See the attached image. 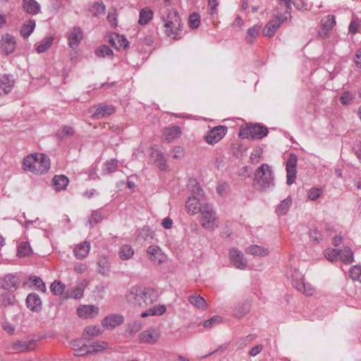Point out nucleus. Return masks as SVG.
Listing matches in <instances>:
<instances>
[{"mask_svg":"<svg viewBox=\"0 0 361 361\" xmlns=\"http://www.w3.org/2000/svg\"><path fill=\"white\" fill-rule=\"evenodd\" d=\"M299 291L307 296H311L314 293V288L310 283L305 282Z\"/></svg>","mask_w":361,"mask_h":361,"instance_id":"51","label":"nucleus"},{"mask_svg":"<svg viewBox=\"0 0 361 361\" xmlns=\"http://www.w3.org/2000/svg\"><path fill=\"white\" fill-rule=\"evenodd\" d=\"M90 252V243L84 241L79 244L74 250L75 256L78 258L85 257Z\"/></svg>","mask_w":361,"mask_h":361,"instance_id":"35","label":"nucleus"},{"mask_svg":"<svg viewBox=\"0 0 361 361\" xmlns=\"http://www.w3.org/2000/svg\"><path fill=\"white\" fill-rule=\"evenodd\" d=\"M90 112L92 113V118L94 119H100L105 116L111 115L114 112L112 106L100 104L98 107L92 106L90 108Z\"/></svg>","mask_w":361,"mask_h":361,"instance_id":"14","label":"nucleus"},{"mask_svg":"<svg viewBox=\"0 0 361 361\" xmlns=\"http://www.w3.org/2000/svg\"><path fill=\"white\" fill-rule=\"evenodd\" d=\"M65 286L59 281H54L50 286V290L55 295H60L63 293Z\"/></svg>","mask_w":361,"mask_h":361,"instance_id":"44","label":"nucleus"},{"mask_svg":"<svg viewBox=\"0 0 361 361\" xmlns=\"http://www.w3.org/2000/svg\"><path fill=\"white\" fill-rule=\"evenodd\" d=\"M287 18V16H276L273 19L270 20L262 30L263 35L269 38L272 37L276 31Z\"/></svg>","mask_w":361,"mask_h":361,"instance_id":"8","label":"nucleus"},{"mask_svg":"<svg viewBox=\"0 0 361 361\" xmlns=\"http://www.w3.org/2000/svg\"><path fill=\"white\" fill-rule=\"evenodd\" d=\"M35 27V21L30 19L25 21L20 28V35L24 38H27L34 31Z\"/></svg>","mask_w":361,"mask_h":361,"instance_id":"32","label":"nucleus"},{"mask_svg":"<svg viewBox=\"0 0 361 361\" xmlns=\"http://www.w3.org/2000/svg\"><path fill=\"white\" fill-rule=\"evenodd\" d=\"M147 252L149 259L154 264L159 265L165 261V256L158 246L150 245L147 247Z\"/></svg>","mask_w":361,"mask_h":361,"instance_id":"15","label":"nucleus"},{"mask_svg":"<svg viewBox=\"0 0 361 361\" xmlns=\"http://www.w3.org/2000/svg\"><path fill=\"white\" fill-rule=\"evenodd\" d=\"M134 255V250L129 245H123L119 252L120 257L123 260L130 259Z\"/></svg>","mask_w":361,"mask_h":361,"instance_id":"40","label":"nucleus"},{"mask_svg":"<svg viewBox=\"0 0 361 361\" xmlns=\"http://www.w3.org/2000/svg\"><path fill=\"white\" fill-rule=\"evenodd\" d=\"M68 46L75 49L83 38V32L80 27H73L66 34Z\"/></svg>","mask_w":361,"mask_h":361,"instance_id":"10","label":"nucleus"},{"mask_svg":"<svg viewBox=\"0 0 361 361\" xmlns=\"http://www.w3.org/2000/svg\"><path fill=\"white\" fill-rule=\"evenodd\" d=\"M118 161L116 159H111L105 163L104 171L107 173L114 172L117 169Z\"/></svg>","mask_w":361,"mask_h":361,"instance_id":"53","label":"nucleus"},{"mask_svg":"<svg viewBox=\"0 0 361 361\" xmlns=\"http://www.w3.org/2000/svg\"><path fill=\"white\" fill-rule=\"evenodd\" d=\"M339 259L345 264H350L353 262V252L349 247H345L343 250H341V254L339 255Z\"/></svg>","mask_w":361,"mask_h":361,"instance_id":"38","label":"nucleus"},{"mask_svg":"<svg viewBox=\"0 0 361 361\" xmlns=\"http://www.w3.org/2000/svg\"><path fill=\"white\" fill-rule=\"evenodd\" d=\"M89 354H92L91 347L84 343L82 344L81 347L76 350V353H74L75 356H84Z\"/></svg>","mask_w":361,"mask_h":361,"instance_id":"55","label":"nucleus"},{"mask_svg":"<svg viewBox=\"0 0 361 361\" xmlns=\"http://www.w3.org/2000/svg\"><path fill=\"white\" fill-rule=\"evenodd\" d=\"M153 11L148 7L143 8L140 11L138 23L140 25H147L152 19Z\"/></svg>","mask_w":361,"mask_h":361,"instance_id":"29","label":"nucleus"},{"mask_svg":"<svg viewBox=\"0 0 361 361\" xmlns=\"http://www.w3.org/2000/svg\"><path fill=\"white\" fill-rule=\"evenodd\" d=\"M201 198L196 196L189 197L186 203L185 207L188 214L194 215L197 212H200V207L204 203H201Z\"/></svg>","mask_w":361,"mask_h":361,"instance_id":"18","label":"nucleus"},{"mask_svg":"<svg viewBox=\"0 0 361 361\" xmlns=\"http://www.w3.org/2000/svg\"><path fill=\"white\" fill-rule=\"evenodd\" d=\"M245 252L247 254L260 257H266L269 254L268 249L257 245H252L247 247Z\"/></svg>","mask_w":361,"mask_h":361,"instance_id":"27","label":"nucleus"},{"mask_svg":"<svg viewBox=\"0 0 361 361\" xmlns=\"http://www.w3.org/2000/svg\"><path fill=\"white\" fill-rule=\"evenodd\" d=\"M69 180L64 175H56L53 178V184L56 190H63L68 185Z\"/></svg>","mask_w":361,"mask_h":361,"instance_id":"30","label":"nucleus"},{"mask_svg":"<svg viewBox=\"0 0 361 361\" xmlns=\"http://www.w3.org/2000/svg\"><path fill=\"white\" fill-rule=\"evenodd\" d=\"M154 161L156 166L159 167L160 170L163 171L167 168L166 160L161 152L157 154Z\"/></svg>","mask_w":361,"mask_h":361,"instance_id":"49","label":"nucleus"},{"mask_svg":"<svg viewBox=\"0 0 361 361\" xmlns=\"http://www.w3.org/2000/svg\"><path fill=\"white\" fill-rule=\"evenodd\" d=\"M322 194V190L319 188H311L307 192L308 198L312 201L317 200Z\"/></svg>","mask_w":361,"mask_h":361,"instance_id":"57","label":"nucleus"},{"mask_svg":"<svg viewBox=\"0 0 361 361\" xmlns=\"http://www.w3.org/2000/svg\"><path fill=\"white\" fill-rule=\"evenodd\" d=\"M35 345V341L33 340L25 342L17 341L12 345L11 349L18 352H28L34 350Z\"/></svg>","mask_w":361,"mask_h":361,"instance_id":"23","label":"nucleus"},{"mask_svg":"<svg viewBox=\"0 0 361 361\" xmlns=\"http://www.w3.org/2000/svg\"><path fill=\"white\" fill-rule=\"evenodd\" d=\"M199 221L201 226L208 230L214 231L219 226L216 212L209 204H203L200 207Z\"/></svg>","mask_w":361,"mask_h":361,"instance_id":"5","label":"nucleus"},{"mask_svg":"<svg viewBox=\"0 0 361 361\" xmlns=\"http://www.w3.org/2000/svg\"><path fill=\"white\" fill-rule=\"evenodd\" d=\"M321 25L323 29L326 32H329V30H332L336 25V20L334 16H326L322 18L321 20Z\"/></svg>","mask_w":361,"mask_h":361,"instance_id":"39","label":"nucleus"},{"mask_svg":"<svg viewBox=\"0 0 361 361\" xmlns=\"http://www.w3.org/2000/svg\"><path fill=\"white\" fill-rule=\"evenodd\" d=\"M221 322V317L219 316H214L209 319L206 320L204 322V326L205 328H212L214 324H219Z\"/></svg>","mask_w":361,"mask_h":361,"instance_id":"61","label":"nucleus"},{"mask_svg":"<svg viewBox=\"0 0 361 361\" xmlns=\"http://www.w3.org/2000/svg\"><path fill=\"white\" fill-rule=\"evenodd\" d=\"M85 333L90 336H97L101 334V331L97 326H90L85 329Z\"/></svg>","mask_w":361,"mask_h":361,"instance_id":"56","label":"nucleus"},{"mask_svg":"<svg viewBox=\"0 0 361 361\" xmlns=\"http://www.w3.org/2000/svg\"><path fill=\"white\" fill-rule=\"evenodd\" d=\"M20 280L13 274H8L0 279V286L4 290H16L20 285Z\"/></svg>","mask_w":361,"mask_h":361,"instance_id":"11","label":"nucleus"},{"mask_svg":"<svg viewBox=\"0 0 361 361\" xmlns=\"http://www.w3.org/2000/svg\"><path fill=\"white\" fill-rule=\"evenodd\" d=\"M288 276L291 279V283L293 287L299 291L300 287L305 283V280L302 274L300 273L296 269L291 268L288 272Z\"/></svg>","mask_w":361,"mask_h":361,"instance_id":"19","label":"nucleus"},{"mask_svg":"<svg viewBox=\"0 0 361 361\" xmlns=\"http://www.w3.org/2000/svg\"><path fill=\"white\" fill-rule=\"evenodd\" d=\"M227 130L228 128L225 126H217L208 130L204 135V140L208 144L214 145L226 135Z\"/></svg>","mask_w":361,"mask_h":361,"instance_id":"7","label":"nucleus"},{"mask_svg":"<svg viewBox=\"0 0 361 361\" xmlns=\"http://www.w3.org/2000/svg\"><path fill=\"white\" fill-rule=\"evenodd\" d=\"M261 26V25H255L247 30L246 40L249 43H252V39L255 38L259 35Z\"/></svg>","mask_w":361,"mask_h":361,"instance_id":"43","label":"nucleus"},{"mask_svg":"<svg viewBox=\"0 0 361 361\" xmlns=\"http://www.w3.org/2000/svg\"><path fill=\"white\" fill-rule=\"evenodd\" d=\"M53 39L51 37L44 39L37 47L36 51L38 53H44L46 51L52 44Z\"/></svg>","mask_w":361,"mask_h":361,"instance_id":"47","label":"nucleus"},{"mask_svg":"<svg viewBox=\"0 0 361 361\" xmlns=\"http://www.w3.org/2000/svg\"><path fill=\"white\" fill-rule=\"evenodd\" d=\"M31 252V247L27 242H21L18 247V256L24 257Z\"/></svg>","mask_w":361,"mask_h":361,"instance_id":"42","label":"nucleus"},{"mask_svg":"<svg viewBox=\"0 0 361 361\" xmlns=\"http://www.w3.org/2000/svg\"><path fill=\"white\" fill-rule=\"evenodd\" d=\"M189 302L197 308L204 310L207 308V302L204 298L200 295H191L188 298Z\"/></svg>","mask_w":361,"mask_h":361,"instance_id":"31","label":"nucleus"},{"mask_svg":"<svg viewBox=\"0 0 361 361\" xmlns=\"http://www.w3.org/2000/svg\"><path fill=\"white\" fill-rule=\"evenodd\" d=\"M250 311V305L247 302L238 304L233 310V315L237 318H243Z\"/></svg>","mask_w":361,"mask_h":361,"instance_id":"36","label":"nucleus"},{"mask_svg":"<svg viewBox=\"0 0 361 361\" xmlns=\"http://www.w3.org/2000/svg\"><path fill=\"white\" fill-rule=\"evenodd\" d=\"M109 42L117 49H126L129 44L128 41L123 36L115 34L110 37Z\"/></svg>","mask_w":361,"mask_h":361,"instance_id":"26","label":"nucleus"},{"mask_svg":"<svg viewBox=\"0 0 361 361\" xmlns=\"http://www.w3.org/2000/svg\"><path fill=\"white\" fill-rule=\"evenodd\" d=\"M161 19L164 22V32L168 37L177 40L183 37L182 20L176 10L167 9L162 13Z\"/></svg>","mask_w":361,"mask_h":361,"instance_id":"2","label":"nucleus"},{"mask_svg":"<svg viewBox=\"0 0 361 361\" xmlns=\"http://www.w3.org/2000/svg\"><path fill=\"white\" fill-rule=\"evenodd\" d=\"M75 131L73 127L68 126H63L61 130H59L56 136L59 140H63L67 137H72L74 135Z\"/></svg>","mask_w":361,"mask_h":361,"instance_id":"37","label":"nucleus"},{"mask_svg":"<svg viewBox=\"0 0 361 361\" xmlns=\"http://www.w3.org/2000/svg\"><path fill=\"white\" fill-rule=\"evenodd\" d=\"M173 158L175 159H182L185 155V150L180 146H176L173 147L172 150Z\"/></svg>","mask_w":361,"mask_h":361,"instance_id":"60","label":"nucleus"},{"mask_svg":"<svg viewBox=\"0 0 361 361\" xmlns=\"http://www.w3.org/2000/svg\"><path fill=\"white\" fill-rule=\"evenodd\" d=\"M99 308L94 305H83L77 310L78 315L80 317H93L98 314Z\"/></svg>","mask_w":361,"mask_h":361,"instance_id":"21","label":"nucleus"},{"mask_svg":"<svg viewBox=\"0 0 361 361\" xmlns=\"http://www.w3.org/2000/svg\"><path fill=\"white\" fill-rule=\"evenodd\" d=\"M123 322L124 319L123 316L120 314H111L104 319L102 324L109 329H114L121 325Z\"/></svg>","mask_w":361,"mask_h":361,"instance_id":"20","label":"nucleus"},{"mask_svg":"<svg viewBox=\"0 0 361 361\" xmlns=\"http://www.w3.org/2000/svg\"><path fill=\"white\" fill-rule=\"evenodd\" d=\"M309 236L311 240L314 241L317 243H319V241L322 239V234L317 230V228L310 230Z\"/></svg>","mask_w":361,"mask_h":361,"instance_id":"58","label":"nucleus"},{"mask_svg":"<svg viewBox=\"0 0 361 361\" xmlns=\"http://www.w3.org/2000/svg\"><path fill=\"white\" fill-rule=\"evenodd\" d=\"M98 272L104 275L109 269V262L107 257H101L97 262Z\"/></svg>","mask_w":361,"mask_h":361,"instance_id":"41","label":"nucleus"},{"mask_svg":"<svg viewBox=\"0 0 361 361\" xmlns=\"http://www.w3.org/2000/svg\"><path fill=\"white\" fill-rule=\"evenodd\" d=\"M298 162V157L295 154H290L289 158L286 161V173L287 180L286 183L288 185H292L296 178V166Z\"/></svg>","mask_w":361,"mask_h":361,"instance_id":"9","label":"nucleus"},{"mask_svg":"<svg viewBox=\"0 0 361 361\" xmlns=\"http://www.w3.org/2000/svg\"><path fill=\"white\" fill-rule=\"evenodd\" d=\"M16 40L12 35L6 33L2 36L1 48L6 54L13 53L16 49Z\"/></svg>","mask_w":361,"mask_h":361,"instance_id":"17","label":"nucleus"},{"mask_svg":"<svg viewBox=\"0 0 361 361\" xmlns=\"http://www.w3.org/2000/svg\"><path fill=\"white\" fill-rule=\"evenodd\" d=\"M102 219V216L100 212L99 211H93L91 217L89 220L90 224H97L100 222Z\"/></svg>","mask_w":361,"mask_h":361,"instance_id":"64","label":"nucleus"},{"mask_svg":"<svg viewBox=\"0 0 361 361\" xmlns=\"http://www.w3.org/2000/svg\"><path fill=\"white\" fill-rule=\"evenodd\" d=\"M268 133L267 128L259 124L247 127L240 131L239 136L241 138H248L252 140H259L265 137Z\"/></svg>","mask_w":361,"mask_h":361,"instance_id":"6","label":"nucleus"},{"mask_svg":"<svg viewBox=\"0 0 361 361\" xmlns=\"http://www.w3.org/2000/svg\"><path fill=\"white\" fill-rule=\"evenodd\" d=\"M360 26H361L360 20H359L358 19L353 20L349 25L348 30L352 34H355L357 32L358 28Z\"/></svg>","mask_w":361,"mask_h":361,"instance_id":"62","label":"nucleus"},{"mask_svg":"<svg viewBox=\"0 0 361 361\" xmlns=\"http://www.w3.org/2000/svg\"><path fill=\"white\" fill-rule=\"evenodd\" d=\"M231 264L237 269H244L247 267V259L244 255L237 249L233 248L229 252Z\"/></svg>","mask_w":361,"mask_h":361,"instance_id":"12","label":"nucleus"},{"mask_svg":"<svg viewBox=\"0 0 361 361\" xmlns=\"http://www.w3.org/2000/svg\"><path fill=\"white\" fill-rule=\"evenodd\" d=\"M160 337V333L155 329H149L142 331L139 336V340L142 343L154 344Z\"/></svg>","mask_w":361,"mask_h":361,"instance_id":"13","label":"nucleus"},{"mask_svg":"<svg viewBox=\"0 0 361 361\" xmlns=\"http://www.w3.org/2000/svg\"><path fill=\"white\" fill-rule=\"evenodd\" d=\"M189 25L192 28H197L199 26L200 20V16L197 13H192L189 16Z\"/></svg>","mask_w":361,"mask_h":361,"instance_id":"54","label":"nucleus"},{"mask_svg":"<svg viewBox=\"0 0 361 361\" xmlns=\"http://www.w3.org/2000/svg\"><path fill=\"white\" fill-rule=\"evenodd\" d=\"M0 84L3 86L4 92L10 93L15 85L13 75L11 74H3L0 75Z\"/></svg>","mask_w":361,"mask_h":361,"instance_id":"24","label":"nucleus"},{"mask_svg":"<svg viewBox=\"0 0 361 361\" xmlns=\"http://www.w3.org/2000/svg\"><path fill=\"white\" fill-rule=\"evenodd\" d=\"M126 300L133 306L145 308L157 301V295L152 288L133 286L126 295Z\"/></svg>","mask_w":361,"mask_h":361,"instance_id":"1","label":"nucleus"},{"mask_svg":"<svg viewBox=\"0 0 361 361\" xmlns=\"http://www.w3.org/2000/svg\"><path fill=\"white\" fill-rule=\"evenodd\" d=\"M254 182L262 191L274 187V174L270 166L262 164L254 173Z\"/></svg>","mask_w":361,"mask_h":361,"instance_id":"4","label":"nucleus"},{"mask_svg":"<svg viewBox=\"0 0 361 361\" xmlns=\"http://www.w3.org/2000/svg\"><path fill=\"white\" fill-rule=\"evenodd\" d=\"M188 189L192 194V196H196L197 197H202L204 195V192L201 185L199 183L197 182L196 180L192 179L190 180L188 183Z\"/></svg>","mask_w":361,"mask_h":361,"instance_id":"33","label":"nucleus"},{"mask_svg":"<svg viewBox=\"0 0 361 361\" xmlns=\"http://www.w3.org/2000/svg\"><path fill=\"white\" fill-rule=\"evenodd\" d=\"M291 205L292 199L288 197L280 202L276 209V213L279 216L285 215L288 212Z\"/></svg>","mask_w":361,"mask_h":361,"instance_id":"34","label":"nucleus"},{"mask_svg":"<svg viewBox=\"0 0 361 361\" xmlns=\"http://www.w3.org/2000/svg\"><path fill=\"white\" fill-rule=\"evenodd\" d=\"M25 302L27 307L32 312H38L42 310V300L35 293L28 294Z\"/></svg>","mask_w":361,"mask_h":361,"instance_id":"16","label":"nucleus"},{"mask_svg":"<svg viewBox=\"0 0 361 361\" xmlns=\"http://www.w3.org/2000/svg\"><path fill=\"white\" fill-rule=\"evenodd\" d=\"M354 99L353 94L350 92H344L342 95L340 97V102L341 104L344 105H347L350 103V102Z\"/></svg>","mask_w":361,"mask_h":361,"instance_id":"59","label":"nucleus"},{"mask_svg":"<svg viewBox=\"0 0 361 361\" xmlns=\"http://www.w3.org/2000/svg\"><path fill=\"white\" fill-rule=\"evenodd\" d=\"M166 307L164 305H154L149 307L148 310L143 312L141 314L142 317H146L147 316H160L165 313Z\"/></svg>","mask_w":361,"mask_h":361,"instance_id":"28","label":"nucleus"},{"mask_svg":"<svg viewBox=\"0 0 361 361\" xmlns=\"http://www.w3.org/2000/svg\"><path fill=\"white\" fill-rule=\"evenodd\" d=\"M23 169L37 175L45 173L50 169L49 158L44 154H32L24 158Z\"/></svg>","mask_w":361,"mask_h":361,"instance_id":"3","label":"nucleus"},{"mask_svg":"<svg viewBox=\"0 0 361 361\" xmlns=\"http://www.w3.org/2000/svg\"><path fill=\"white\" fill-rule=\"evenodd\" d=\"M181 134L180 128L178 126H173L164 130L163 135L165 140L171 142Z\"/></svg>","mask_w":361,"mask_h":361,"instance_id":"25","label":"nucleus"},{"mask_svg":"<svg viewBox=\"0 0 361 361\" xmlns=\"http://www.w3.org/2000/svg\"><path fill=\"white\" fill-rule=\"evenodd\" d=\"M29 281H32V284L38 290H40L43 293L46 291V286L39 277L36 276H30L29 277Z\"/></svg>","mask_w":361,"mask_h":361,"instance_id":"45","label":"nucleus"},{"mask_svg":"<svg viewBox=\"0 0 361 361\" xmlns=\"http://www.w3.org/2000/svg\"><path fill=\"white\" fill-rule=\"evenodd\" d=\"M91 347V351L92 353L100 352L105 349L104 342H95L89 345Z\"/></svg>","mask_w":361,"mask_h":361,"instance_id":"63","label":"nucleus"},{"mask_svg":"<svg viewBox=\"0 0 361 361\" xmlns=\"http://www.w3.org/2000/svg\"><path fill=\"white\" fill-rule=\"evenodd\" d=\"M113 51L106 45L101 46L95 50V54L98 57L112 56Z\"/></svg>","mask_w":361,"mask_h":361,"instance_id":"46","label":"nucleus"},{"mask_svg":"<svg viewBox=\"0 0 361 361\" xmlns=\"http://www.w3.org/2000/svg\"><path fill=\"white\" fill-rule=\"evenodd\" d=\"M350 277L353 281L361 282V267L355 265L349 271Z\"/></svg>","mask_w":361,"mask_h":361,"instance_id":"50","label":"nucleus"},{"mask_svg":"<svg viewBox=\"0 0 361 361\" xmlns=\"http://www.w3.org/2000/svg\"><path fill=\"white\" fill-rule=\"evenodd\" d=\"M23 8L30 15H37L40 13L41 6L35 0H23Z\"/></svg>","mask_w":361,"mask_h":361,"instance_id":"22","label":"nucleus"},{"mask_svg":"<svg viewBox=\"0 0 361 361\" xmlns=\"http://www.w3.org/2000/svg\"><path fill=\"white\" fill-rule=\"evenodd\" d=\"M142 328V323L138 321L133 322L128 324L127 331L130 334H135L138 332Z\"/></svg>","mask_w":361,"mask_h":361,"instance_id":"52","label":"nucleus"},{"mask_svg":"<svg viewBox=\"0 0 361 361\" xmlns=\"http://www.w3.org/2000/svg\"><path fill=\"white\" fill-rule=\"evenodd\" d=\"M341 254V250L338 249H327L325 251V257L331 262H334L338 259L339 255Z\"/></svg>","mask_w":361,"mask_h":361,"instance_id":"48","label":"nucleus"}]
</instances>
